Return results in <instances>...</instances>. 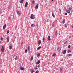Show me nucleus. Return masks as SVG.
I'll list each match as a JSON object with an SVG mask.
<instances>
[{"instance_id": "nucleus-31", "label": "nucleus", "mask_w": 73, "mask_h": 73, "mask_svg": "<svg viewBox=\"0 0 73 73\" xmlns=\"http://www.w3.org/2000/svg\"><path fill=\"white\" fill-rule=\"evenodd\" d=\"M33 60V57H31V58L30 59V60L31 61V60Z\"/></svg>"}, {"instance_id": "nucleus-15", "label": "nucleus", "mask_w": 73, "mask_h": 73, "mask_svg": "<svg viewBox=\"0 0 73 73\" xmlns=\"http://www.w3.org/2000/svg\"><path fill=\"white\" fill-rule=\"evenodd\" d=\"M40 60H38V62L36 63V64H40Z\"/></svg>"}, {"instance_id": "nucleus-24", "label": "nucleus", "mask_w": 73, "mask_h": 73, "mask_svg": "<svg viewBox=\"0 0 73 73\" xmlns=\"http://www.w3.org/2000/svg\"><path fill=\"white\" fill-rule=\"evenodd\" d=\"M9 33V30H8L7 31L6 33L7 34H8V33Z\"/></svg>"}, {"instance_id": "nucleus-34", "label": "nucleus", "mask_w": 73, "mask_h": 73, "mask_svg": "<svg viewBox=\"0 0 73 73\" xmlns=\"http://www.w3.org/2000/svg\"><path fill=\"white\" fill-rule=\"evenodd\" d=\"M17 56H16V58H15V60H17Z\"/></svg>"}, {"instance_id": "nucleus-29", "label": "nucleus", "mask_w": 73, "mask_h": 73, "mask_svg": "<svg viewBox=\"0 0 73 73\" xmlns=\"http://www.w3.org/2000/svg\"><path fill=\"white\" fill-rule=\"evenodd\" d=\"M70 56H71V54H68L67 55V56H68V57H69Z\"/></svg>"}, {"instance_id": "nucleus-46", "label": "nucleus", "mask_w": 73, "mask_h": 73, "mask_svg": "<svg viewBox=\"0 0 73 73\" xmlns=\"http://www.w3.org/2000/svg\"><path fill=\"white\" fill-rule=\"evenodd\" d=\"M63 60H64V59H62V60H61L62 61H63Z\"/></svg>"}, {"instance_id": "nucleus-6", "label": "nucleus", "mask_w": 73, "mask_h": 73, "mask_svg": "<svg viewBox=\"0 0 73 73\" xmlns=\"http://www.w3.org/2000/svg\"><path fill=\"white\" fill-rule=\"evenodd\" d=\"M6 38L7 39V42H9V36H7Z\"/></svg>"}, {"instance_id": "nucleus-3", "label": "nucleus", "mask_w": 73, "mask_h": 73, "mask_svg": "<svg viewBox=\"0 0 73 73\" xmlns=\"http://www.w3.org/2000/svg\"><path fill=\"white\" fill-rule=\"evenodd\" d=\"M19 69H20L21 70H24V69L23 67H22L21 66H20Z\"/></svg>"}, {"instance_id": "nucleus-11", "label": "nucleus", "mask_w": 73, "mask_h": 73, "mask_svg": "<svg viewBox=\"0 0 73 73\" xmlns=\"http://www.w3.org/2000/svg\"><path fill=\"white\" fill-rule=\"evenodd\" d=\"M9 49H12V45L10 44V45L9 46Z\"/></svg>"}, {"instance_id": "nucleus-23", "label": "nucleus", "mask_w": 73, "mask_h": 73, "mask_svg": "<svg viewBox=\"0 0 73 73\" xmlns=\"http://www.w3.org/2000/svg\"><path fill=\"white\" fill-rule=\"evenodd\" d=\"M41 48V46L39 47L37 49V50H39V49H40Z\"/></svg>"}, {"instance_id": "nucleus-35", "label": "nucleus", "mask_w": 73, "mask_h": 73, "mask_svg": "<svg viewBox=\"0 0 73 73\" xmlns=\"http://www.w3.org/2000/svg\"><path fill=\"white\" fill-rule=\"evenodd\" d=\"M71 46H70V45H69L68 46V48H70V47H71Z\"/></svg>"}, {"instance_id": "nucleus-51", "label": "nucleus", "mask_w": 73, "mask_h": 73, "mask_svg": "<svg viewBox=\"0 0 73 73\" xmlns=\"http://www.w3.org/2000/svg\"><path fill=\"white\" fill-rule=\"evenodd\" d=\"M52 1H53L54 0H51Z\"/></svg>"}, {"instance_id": "nucleus-44", "label": "nucleus", "mask_w": 73, "mask_h": 73, "mask_svg": "<svg viewBox=\"0 0 73 73\" xmlns=\"http://www.w3.org/2000/svg\"><path fill=\"white\" fill-rule=\"evenodd\" d=\"M65 15H67V13H65Z\"/></svg>"}, {"instance_id": "nucleus-49", "label": "nucleus", "mask_w": 73, "mask_h": 73, "mask_svg": "<svg viewBox=\"0 0 73 73\" xmlns=\"http://www.w3.org/2000/svg\"><path fill=\"white\" fill-rule=\"evenodd\" d=\"M60 12H61V10H60Z\"/></svg>"}, {"instance_id": "nucleus-18", "label": "nucleus", "mask_w": 73, "mask_h": 73, "mask_svg": "<svg viewBox=\"0 0 73 73\" xmlns=\"http://www.w3.org/2000/svg\"><path fill=\"white\" fill-rule=\"evenodd\" d=\"M65 19H64L62 22V23H63V24H64V23H65Z\"/></svg>"}, {"instance_id": "nucleus-32", "label": "nucleus", "mask_w": 73, "mask_h": 73, "mask_svg": "<svg viewBox=\"0 0 73 73\" xmlns=\"http://www.w3.org/2000/svg\"><path fill=\"white\" fill-rule=\"evenodd\" d=\"M27 49H27L28 51H29V47H28Z\"/></svg>"}, {"instance_id": "nucleus-12", "label": "nucleus", "mask_w": 73, "mask_h": 73, "mask_svg": "<svg viewBox=\"0 0 73 73\" xmlns=\"http://www.w3.org/2000/svg\"><path fill=\"white\" fill-rule=\"evenodd\" d=\"M34 69H35V70H36V69H38L37 66L36 65V66L34 67Z\"/></svg>"}, {"instance_id": "nucleus-36", "label": "nucleus", "mask_w": 73, "mask_h": 73, "mask_svg": "<svg viewBox=\"0 0 73 73\" xmlns=\"http://www.w3.org/2000/svg\"><path fill=\"white\" fill-rule=\"evenodd\" d=\"M33 24L32 25H31V26L32 27H33Z\"/></svg>"}, {"instance_id": "nucleus-14", "label": "nucleus", "mask_w": 73, "mask_h": 73, "mask_svg": "<svg viewBox=\"0 0 73 73\" xmlns=\"http://www.w3.org/2000/svg\"><path fill=\"white\" fill-rule=\"evenodd\" d=\"M66 53V50H64L63 52V54H65V53Z\"/></svg>"}, {"instance_id": "nucleus-21", "label": "nucleus", "mask_w": 73, "mask_h": 73, "mask_svg": "<svg viewBox=\"0 0 73 73\" xmlns=\"http://www.w3.org/2000/svg\"><path fill=\"white\" fill-rule=\"evenodd\" d=\"M32 3L33 4H35V1L34 0L32 1Z\"/></svg>"}, {"instance_id": "nucleus-7", "label": "nucleus", "mask_w": 73, "mask_h": 73, "mask_svg": "<svg viewBox=\"0 0 73 73\" xmlns=\"http://www.w3.org/2000/svg\"><path fill=\"white\" fill-rule=\"evenodd\" d=\"M4 47H3V46H2V49H1V51L2 52H4Z\"/></svg>"}, {"instance_id": "nucleus-50", "label": "nucleus", "mask_w": 73, "mask_h": 73, "mask_svg": "<svg viewBox=\"0 0 73 73\" xmlns=\"http://www.w3.org/2000/svg\"><path fill=\"white\" fill-rule=\"evenodd\" d=\"M1 63H0V64L1 65Z\"/></svg>"}, {"instance_id": "nucleus-25", "label": "nucleus", "mask_w": 73, "mask_h": 73, "mask_svg": "<svg viewBox=\"0 0 73 73\" xmlns=\"http://www.w3.org/2000/svg\"><path fill=\"white\" fill-rule=\"evenodd\" d=\"M56 56V53H54V54H53L52 56L53 57H54Z\"/></svg>"}, {"instance_id": "nucleus-5", "label": "nucleus", "mask_w": 73, "mask_h": 73, "mask_svg": "<svg viewBox=\"0 0 73 73\" xmlns=\"http://www.w3.org/2000/svg\"><path fill=\"white\" fill-rule=\"evenodd\" d=\"M28 2H26L25 4V8H27V6L28 5Z\"/></svg>"}, {"instance_id": "nucleus-20", "label": "nucleus", "mask_w": 73, "mask_h": 73, "mask_svg": "<svg viewBox=\"0 0 73 73\" xmlns=\"http://www.w3.org/2000/svg\"><path fill=\"white\" fill-rule=\"evenodd\" d=\"M40 56V54L38 53V54L37 55V57H38L39 56Z\"/></svg>"}, {"instance_id": "nucleus-30", "label": "nucleus", "mask_w": 73, "mask_h": 73, "mask_svg": "<svg viewBox=\"0 0 73 73\" xmlns=\"http://www.w3.org/2000/svg\"><path fill=\"white\" fill-rule=\"evenodd\" d=\"M69 11H71V10H72V8H71V7H69Z\"/></svg>"}, {"instance_id": "nucleus-33", "label": "nucleus", "mask_w": 73, "mask_h": 73, "mask_svg": "<svg viewBox=\"0 0 73 73\" xmlns=\"http://www.w3.org/2000/svg\"><path fill=\"white\" fill-rule=\"evenodd\" d=\"M25 53H27V49H26L25 50Z\"/></svg>"}, {"instance_id": "nucleus-52", "label": "nucleus", "mask_w": 73, "mask_h": 73, "mask_svg": "<svg viewBox=\"0 0 73 73\" xmlns=\"http://www.w3.org/2000/svg\"><path fill=\"white\" fill-rule=\"evenodd\" d=\"M61 50V49H60L59 50V51H60Z\"/></svg>"}, {"instance_id": "nucleus-41", "label": "nucleus", "mask_w": 73, "mask_h": 73, "mask_svg": "<svg viewBox=\"0 0 73 73\" xmlns=\"http://www.w3.org/2000/svg\"><path fill=\"white\" fill-rule=\"evenodd\" d=\"M60 49V47H58V48L57 49V50H58V49Z\"/></svg>"}, {"instance_id": "nucleus-17", "label": "nucleus", "mask_w": 73, "mask_h": 73, "mask_svg": "<svg viewBox=\"0 0 73 73\" xmlns=\"http://www.w3.org/2000/svg\"><path fill=\"white\" fill-rule=\"evenodd\" d=\"M45 37H44L43 38V42H45Z\"/></svg>"}, {"instance_id": "nucleus-19", "label": "nucleus", "mask_w": 73, "mask_h": 73, "mask_svg": "<svg viewBox=\"0 0 73 73\" xmlns=\"http://www.w3.org/2000/svg\"><path fill=\"white\" fill-rule=\"evenodd\" d=\"M24 1V0H21L20 1V3H23Z\"/></svg>"}, {"instance_id": "nucleus-9", "label": "nucleus", "mask_w": 73, "mask_h": 73, "mask_svg": "<svg viewBox=\"0 0 73 73\" xmlns=\"http://www.w3.org/2000/svg\"><path fill=\"white\" fill-rule=\"evenodd\" d=\"M47 38L48 41H50V40H51V39H50V36H48Z\"/></svg>"}, {"instance_id": "nucleus-2", "label": "nucleus", "mask_w": 73, "mask_h": 73, "mask_svg": "<svg viewBox=\"0 0 73 73\" xmlns=\"http://www.w3.org/2000/svg\"><path fill=\"white\" fill-rule=\"evenodd\" d=\"M16 12L17 13L18 15H19V16H20V13H21V12H20L19 11H16Z\"/></svg>"}, {"instance_id": "nucleus-28", "label": "nucleus", "mask_w": 73, "mask_h": 73, "mask_svg": "<svg viewBox=\"0 0 73 73\" xmlns=\"http://www.w3.org/2000/svg\"><path fill=\"white\" fill-rule=\"evenodd\" d=\"M64 26L65 28H67V25H66V24H65Z\"/></svg>"}, {"instance_id": "nucleus-47", "label": "nucleus", "mask_w": 73, "mask_h": 73, "mask_svg": "<svg viewBox=\"0 0 73 73\" xmlns=\"http://www.w3.org/2000/svg\"><path fill=\"white\" fill-rule=\"evenodd\" d=\"M1 41H0V44H1Z\"/></svg>"}, {"instance_id": "nucleus-37", "label": "nucleus", "mask_w": 73, "mask_h": 73, "mask_svg": "<svg viewBox=\"0 0 73 73\" xmlns=\"http://www.w3.org/2000/svg\"><path fill=\"white\" fill-rule=\"evenodd\" d=\"M66 42H67V41H66V42L64 43V44H66Z\"/></svg>"}, {"instance_id": "nucleus-38", "label": "nucleus", "mask_w": 73, "mask_h": 73, "mask_svg": "<svg viewBox=\"0 0 73 73\" xmlns=\"http://www.w3.org/2000/svg\"><path fill=\"white\" fill-rule=\"evenodd\" d=\"M3 37L1 38V40H3Z\"/></svg>"}, {"instance_id": "nucleus-1", "label": "nucleus", "mask_w": 73, "mask_h": 73, "mask_svg": "<svg viewBox=\"0 0 73 73\" xmlns=\"http://www.w3.org/2000/svg\"><path fill=\"white\" fill-rule=\"evenodd\" d=\"M30 18L31 19H35V17H34V15H33V14H32L31 15L30 17Z\"/></svg>"}, {"instance_id": "nucleus-26", "label": "nucleus", "mask_w": 73, "mask_h": 73, "mask_svg": "<svg viewBox=\"0 0 73 73\" xmlns=\"http://www.w3.org/2000/svg\"><path fill=\"white\" fill-rule=\"evenodd\" d=\"M55 34L56 36H57V31H56L55 33Z\"/></svg>"}, {"instance_id": "nucleus-39", "label": "nucleus", "mask_w": 73, "mask_h": 73, "mask_svg": "<svg viewBox=\"0 0 73 73\" xmlns=\"http://www.w3.org/2000/svg\"><path fill=\"white\" fill-rule=\"evenodd\" d=\"M37 66L38 68H39V67L40 66V65H38V66Z\"/></svg>"}, {"instance_id": "nucleus-48", "label": "nucleus", "mask_w": 73, "mask_h": 73, "mask_svg": "<svg viewBox=\"0 0 73 73\" xmlns=\"http://www.w3.org/2000/svg\"><path fill=\"white\" fill-rule=\"evenodd\" d=\"M69 37H71V36H69Z\"/></svg>"}, {"instance_id": "nucleus-40", "label": "nucleus", "mask_w": 73, "mask_h": 73, "mask_svg": "<svg viewBox=\"0 0 73 73\" xmlns=\"http://www.w3.org/2000/svg\"><path fill=\"white\" fill-rule=\"evenodd\" d=\"M8 19H9V20H10V17H8Z\"/></svg>"}, {"instance_id": "nucleus-45", "label": "nucleus", "mask_w": 73, "mask_h": 73, "mask_svg": "<svg viewBox=\"0 0 73 73\" xmlns=\"http://www.w3.org/2000/svg\"><path fill=\"white\" fill-rule=\"evenodd\" d=\"M71 27H72V28H73V25H72L71 26Z\"/></svg>"}, {"instance_id": "nucleus-13", "label": "nucleus", "mask_w": 73, "mask_h": 73, "mask_svg": "<svg viewBox=\"0 0 73 73\" xmlns=\"http://www.w3.org/2000/svg\"><path fill=\"white\" fill-rule=\"evenodd\" d=\"M66 11L67 13H70V10H66Z\"/></svg>"}, {"instance_id": "nucleus-42", "label": "nucleus", "mask_w": 73, "mask_h": 73, "mask_svg": "<svg viewBox=\"0 0 73 73\" xmlns=\"http://www.w3.org/2000/svg\"><path fill=\"white\" fill-rule=\"evenodd\" d=\"M60 71H62V69L61 68H60Z\"/></svg>"}, {"instance_id": "nucleus-27", "label": "nucleus", "mask_w": 73, "mask_h": 73, "mask_svg": "<svg viewBox=\"0 0 73 73\" xmlns=\"http://www.w3.org/2000/svg\"><path fill=\"white\" fill-rule=\"evenodd\" d=\"M70 52H71V51L70 50H69L68 51V53H70Z\"/></svg>"}, {"instance_id": "nucleus-10", "label": "nucleus", "mask_w": 73, "mask_h": 73, "mask_svg": "<svg viewBox=\"0 0 73 73\" xmlns=\"http://www.w3.org/2000/svg\"><path fill=\"white\" fill-rule=\"evenodd\" d=\"M34 71H35V70H32V69H30V72L31 73H33V72H34Z\"/></svg>"}, {"instance_id": "nucleus-43", "label": "nucleus", "mask_w": 73, "mask_h": 73, "mask_svg": "<svg viewBox=\"0 0 73 73\" xmlns=\"http://www.w3.org/2000/svg\"><path fill=\"white\" fill-rule=\"evenodd\" d=\"M52 27H54V25H53Z\"/></svg>"}, {"instance_id": "nucleus-16", "label": "nucleus", "mask_w": 73, "mask_h": 73, "mask_svg": "<svg viewBox=\"0 0 73 73\" xmlns=\"http://www.w3.org/2000/svg\"><path fill=\"white\" fill-rule=\"evenodd\" d=\"M52 15L54 18V17H55V15H54V14H53V13H52Z\"/></svg>"}, {"instance_id": "nucleus-22", "label": "nucleus", "mask_w": 73, "mask_h": 73, "mask_svg": "<svg viewBox=\"0 0 73 73\" xmlns=\"http://www.w3.org/2000/svg\"><path fill=\"white\" fill-rule=\"evenodd\" d=\"M41 43V41L39 40L38 42V44H40Z\"/></svg>"}, {"instance_id": "nucleus-8", "label": "nucleus", "mask_w": 73, "mask_h": 73, "mask_svg": "<svg viewBox=\"0 0 73 73\" xmlns=\"http://www.w3.org/2000/svg\"><path fill=\"white\" fill-rule=\"evenodd\" d=\"M6 28V24H5V25L3 26V29H4Z\"/></svg>"}, {"instance_id": "nucleus-4", "label": "nucleus", "mask_w": 73, "mask_h": 73, "mask_svg": "<svg viewBox=\"0 0 73 73\" xmlns=\"http://www.w3.org/2000/svg\"><path fill=\"white\" fill-rule=\"evenodd\" d=\"M38 5H38V4H37L35 6V9H37L38 8Z\"/></svg>"}]
</instances>
